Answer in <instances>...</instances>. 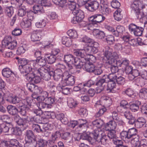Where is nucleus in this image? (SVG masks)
Masks as SVG:
<instances>
[{
  "label": "nucleus",
  "instance_id": "49",
  "mask_svg": "<svg viewBox=\"0 0 147 147\" xmlns=\"http://www.w3.org/2000/svg\"><path fill=\"white\" fill-rule=\"evenodd\" d=\"M12 38L10 36H7L4 38L2 42L3 46L6 47L11 42L12 40Z\"/></svg>",
  "mask_w": 147,
  "mask_h": 147
},
{
  "label": "nucleus",
  "instance_id": "18",
  "mask_svg": "<svg viewBox=\"0 0 147 147\" xmlns=\"http://www.w3.org/2000/svg\"><path fill=\"white\" fill-rule=\"evenodd\" d=\"M118 58V56L116 53L114 52L111 54V63H113V64L115 65V66L118 67L122 66V61L120 60H117V59Z\"/></svg>",
  "mask_w": 147,
  "mask_h": 147
},
{
  "label": "nucleus",
  "instance_id": "24",
  "mask_svg": "<svg viewBox=\"0 0 147 147\" xmlns=\"http://www.w3.org/2000/svg\"><path fill=\"white\" fill-rule=\"evenodd\" d=\"M125 30L124 27L121 26H118L116 28V30L113 27H111V32L115 36H118L119 34H122Z\"/></svg>",
  "mask_w": 147,
  "mask_h": 147
},
{
  "label": "nucleus",
  "instance_id": "6",
  "mask_svg": "<svg viewBox=\"0 0 147 147\" xmlns=\"http://www.w3.org/2000/svg\"><path fill=\"white\" fill-rule=\"evenodd\" d=\"M131 7L132 10L134 11L137 18L141 20V18L144 16H143V13H141L140 11V8H141V6L139 1L134 0L131 5Z\"/></svg>",
  "mask_w": 147,
  "mask_h": 147
},
{
  "label": "nucleus",
  "instance_id": "57",
  "mask_svg": "<svg viewBox=\"0 0 147 147\" xmlns=\"http://www.w3.org/2000/svg\"><path fill=\"white\" fill-rule=\"evenodd\" d=\"M26 49V46L25 45H23L18 48L16 53L18 55H20L25 53Z\"/></svg>",
  "mask_w": 147,
  "mask_h": 147
},
{
  "label": "nucleus",
  "instance_id": "64",
  "mask_svg": "<svg viewBox=\"0 0 147 147\" xmlns=\"http://www.w3.org/2000/svg\"><path fill=\"white\" fill-rule=\"evenodd\" d=\"M99 109V111L96 115V117H99L102 115L106 111V109L104 107Z\"/></svg>",
  "mask_w": 147,
  "mask_h": 147
},
{
  "label": "nucleus",
  "instance_id": "30",
  "mask_svg": "<svg viewBox=\"0 0 147 147\" xmlns=\"http://www.w3.org/2000/svg\"><path fill=\"white\" fill-rule=\"evenodd\" d=\"M40 32L38 31L35 30L31 33V39L32 41L35 42L39 41L40 40Z\"/></svg>",
  "mask_w": 147,
  "mask_h": 147
},
{
  "label": "nucleus",
  "instance_id": "14",
  "mask_svg": "<svg viewBox=\"0 0 147 147\" xmlns=\"http://www.w3.org/2000/svg\"><path fill=\"white\" fill-rule=\"evenodd\" d=\"M86 55V47L84 49H80V50H77L75 51L74 52V55L78 57H81V59H78L80 61V63H82V67L83 66L84 63L83 62H86L87 58L84 57L85 56V53Z\"/></svg>",
  "mask_w": 147,
  "mask_h": 147
},
{
  "label": "nucleus",
  "instance_id": "58",
  "mask_svg": "<svg viewBox=\"0 0 147 147\" xmlns=\"http://www.w3.org/2000/svg\"><path fill=\"white\" fill-rule=\"evenodd\" d=\"M46 25L45 20H43L35 23L36 26L38 28H42L45 27Z\"/></svg>",
  "mask_w": 147,
  "mask_h": 147
},
{
  "label": "nucleus",
  "instance_id": "62",
  "mask_svg": "<svg viewBox=\"0 0 147 147\" xmlns=\"http://www.w3.org/2000/svg\"><path fill=\"white\" fill-rule=\"evenodd\" d=\"M47 143L46 140L40 139L37 142V145L39 147H44Z\"/></svg>",
  "mask_w": 147,
  "mask_h": 147
},
{
  "label": "nucleus",
  "instance_id": "22",
  "mask_svg": "<svg viewBox=\"0 0 147 147\" xmlns=\"http://www.w3.org/2000/svg\"><path fill=\"white\" fill-rule=\"evenodd\" d=\"M93 34L96 38L103 39V40L104 41H108L107 38L105 37V34L103 31L98 29H95L93 30Z\"/></svg>",
  "mask_w": 147,
  "mask_h": 147
},
{
  "label": "nucleus",
  "instance_id": "51",
  "mask_svg": "<svg viewBox=\"0 0 147 147\" xmlns=\"http://www.w3.org/2000/svg\"><path fill=\"white\" fill-rule=\"evenodd\" d=\"M139 95L140 97L145 99L147 98V89L143 88L140 90Z\"/></svg>",
  "mask_w": 147,
  "mask_h": 147
},
{
  "label": "nucleus",
  "instance_id": "16",
  "mask_svg": "<svg viewBox=\"0 0 147 147\" xmlns=\"http://www.w3.org/2000/svg\"><path fill=\"white\" fill-rule=\"evenodd\" d=\"M105 135L104 132L101 128H98L95 129L92 133L91 134L92 140H96L98 138H100Z\"/></svg>",
  "mask_w": 147,
  "mask_h": 147
},
{
  "label": "nucleus",
  "instance_id": "55",
  "mask_svg": "<svg viewBox=\"0 0 147 147\" xmlns=\"http://www.w3.org/2000/svg\"><path fill=\"white\" fill-rule=\"evenodd\" d=\"M26 10V8L25 7L22 6L18 10V15L20 17H23L26 14L27 12Z\"/></svg>",
  "mask_w": 147,
  "mask_h": 147
},
{
  "label": "nucleus",
  "instance_id": "41",
  "mask_svg": "<svg viewBox=\"0 0 147 147\" xmlns=\"http://www.w3.org/2000/svg\"><path fill=\"white\" fill-rule=\"evenodd\" d=\"M73 135L69 132H66L64 133L62 136V138L67 141L68 142H72Z\"/></svg>",
  "mask_w": 147,
  "mask_h": 147
},
{
  "label": "nucleus",
  "instance_id": "43",
  "mask_svg": "<svg viewBox=\"0 0 147 147\" xmlns=\"http://www.w3.org/2000/svg\"><path fill=\"white\" fill-rule=\"evenodd\" d=\"M120 9H117L113 13V17L115 20L117 21L121 20L123 18L122 15L121 14Z\"/></svg>",
  "mask_w": 147,
  "mask_h": 147
},
{
  "label": "nucleus",
  "instance_id": "63",
  "mask_svg": "<svg viewBox=\"0 0 147 147\" xmlns=\"http://www.w3.org/2000/svg\"><path fill=\"white\" fill-rule=\"evenodd\" d=\"M123 115L126 119H132L133 117L131 113L129 111H125L123 113Z\"/></svg>",
  "mask_w": 147,
  "mask_h": 147
},
{
  "label": "nucleus",
  "instance_id": "28",
  "mask_svg": "<svg viewBox=\"0 0 147 147\" xmlns=\"http://www.w3.org/2000/svg\"><path fill=\"white\" fill-rule=\"evenodd\" d=\"M118 138L115 130H112L111 129V144L112 145L120 140Z\"/></svg>",
  "mask_w": 147,
  "mask_h": 147
},
{
  "label": "nucleus",
  "instance_id": "5",
  "mask_svg": "<svg viewBox=\"0 0 147 147\" xmlns=\"http://www.w3.org/2000/svg\"><path fill=\"white\" fill-rule=\"evenodd\" d=\"M33 100L31 97H28L22 101L23 105L19 107L18 109V111L22 115L24 116L26 115L29 109V107L31 105Z\"/></svg>",
  "mask_w": 147,
  "mask_h": 147
},
{
  "label": "nucleus",
  "instance_id": "33",
  "mask_svg": "<svg viewBox=\"0 0 147 147\" xmlns=\"http://www.w3.org/2000/svg\"><path fill=\"white\" fill-rule=\"evenodd\" d=\"M146 120L142 117H140L138 118L135 122V126L137 128L142 127L145 123Z\"/></svg>",
  "mask_w": 147,
  "mask_h": 147
},
{
  "label": "nucleus",
  "instance_id": "4",
  "mask_svg": "<svg viewBox=\"0 0 147 147\" xmlns=\"http://www.w3.org/2000/svg\"><path fill=\"white\" fill-rule=\"evenodd\" d=\"M96 60V57L93 55H91L90 57H87L86 62H83L84 65L81 68L89 72H93L95 67L93 64Z\"/></svg>",
  "mask_w": 147,
  "mask_h": 147
},
{
  "label": "nucleus",
  "instance_id": "15",
  "mask_svg": "<svg viewBox=\"0 0 147 147\" xmlns=\"http://www.w3.org/2000/svg\"><path fill=\"white\" fill-rule=\"evenodd\" d=\"M110 74L109 75H104L103 77L104 79H101L99 80L97 83H96V85L99 87H101L102 84L105 82L107 83V86L106 88L107 90L110 92V85L109 82L110 81Z\"/></svg>",
  "mask_w": 147,
  "mask_h": 147
},
{
  "label": "nucleus",
  "instance_id": "7",
  "mask_svg": "<svg viewBox=\"0 0 147 147\" xmlns=\"http://www.w3.org/2000/svg\"><path fill=\"white\" fill-rule=\"evenodd\" d=\"M69 72L68 71H66L63 74L62 79L64 81L62 82H63L64 86H72L75 83V78L69 73H71V72Z\"/></svg>",
  "mask_w": 147,
  "mask_h": 147
},
{
  "label": "nucleus",
  "instance_id": "44",
  "mask_svg": "<svg viewBox=\"0 0 147 147\" xmlns=\"http://www.w3.org/2000/svg\"><path fill=\"white\" fill-rule=\"evenodd\" d=\"M122 50L126 53L129 54L131 52V45L129 43L123 45Z\"/></svg>",
  "mask_w": 147,
  "mask_h": 147
},
{
  "label": "nucleus",
  "instance_id": "13",
  "mask_svg": "<svg viewBox=\"0 0 147 147\" xmlns=\"http://www.w3.org/2000/svg\"><path fill=\"white\" fill-rule=\"evenodd\" d=\"M63 74L62 71L59 69H56L54 72L52 71L49 73H47L46 74V76H48L47 79H45L46 80L50 79L51 76H53L54 80L57 81L60 79L61 77L63 76Z\"/></svg>",
  "mask_w": 147,
  "mask_h": 147
},
{
  "label": "nucleus",
  "instance_id": "54",
  "mask_svg": "<svg viewBox=\"0 0 147 147\" xmlns=\"http://www.w3.org/2000/svg\"><path fill=\"white\" fill-rule=\"evenodd\" d=\"M37 145V142L36 140L30 141V142H26L24 147H36Z\"/></svg>",
  "mask_w": 147,
  "mask_h": 147
},
{
  "label": "nucleus",
  "instance_id": "23",
  "mask_svg": "<svg viewBox=\"0 0 147 147\" xmlns=\"http://www.w3.org/2000/svg\"><path fill=\"white\" fill-rule=\"evenodd\" d=\"M77 121L78 124H79L78 127L80 129H78V128L76 129V132L77 134H79L80 130L82 128H86L87 127L88 124L87 120L85 119H79Z\"/></svg>",
  "mask_w": 147,
  "mask_h": 147
},
{
  "label": "nucleus",
  "instance_id": "37",
  "mask_svg": "<svg viewBox=\"0 0 147 147\" xmlns=\"http://www.w3.org/2000/svg\"><path fill=\"white\" fill-rule=\"evenodd\" d=\"M141 105V102L136 101L129 105L130 109L134 112L137 111L139 109V106Z\"/></svg>",
  "mask_w": 147,
  "mask_h": 147
},
{
  "label": "nucleus",
  "instance_id": "45",
  "mask_svg": "<svg viewBox=\"0 0 147 147\" xmlns=\"http://www.w3.org/2000/svg\"><path fill=\"white\" fill-rule=\"evenodd\" d=\"M2 132H9L10 128L12 127V125L10 123L5 124L4 123H1Z\"/></svg>",
  "mask_w": 147,
  "mask_h": 147
},
{
  "label": "nucleus",
  "instance_id": "8",
  "mask_svg": "<svg viewBox=\"0 0 147 147\" xmlns=\"http://www.w3.org/2000/svg\"><path fill=\"white\" fill-rule=\"evenodd\" d=\"M137 131L135 128H131L128 131H123L120 134V137L123 140L129 139L131 137L137 135Z\"/></svg>",
  "mask_w": 147,
  "mask_h": 147
},
{
  "label": "nucleus",
  "instance_id": "25",
  "mask_svg": "<svg viewBox=\"0 0 147 147\" xmlns=\"http://www.w3.org/2000/svg\"><path fill=\"white\" fill-rule=\"evenodd\" d=\"M46 60H45L44 58L42 57H37V59L35 60H33V61H35L37 65V66L35 65L33 66V69H37L38 68V65L42 67L46 64Z\"/></svg>",
  "mask_w": 147,
  "mask_h": 147
},
{
  "label": "nucleus",
  "instance_id": "46",
  "mask_svg": "<svg viewBox=\"0 0 147 147\" xmlns=\"http://www.w3.org/2000/svg\"><path fill=\"white\" fill-rule=\"evenodd\" d=\"M82 42L86 43V45L88 46L94 43L93 40L86 35L83 36L82 37Z\"/></svg>",
  "mask_w": 147,
  "mask_h": 147
},
{
  "label": "nucleus",
  "instance_id": "39",
  "mask_svg": "<svg viewBox=\"0 0 147 147\" xmlns=\"http://www.w3.org/2000/svg\"><path fill=\"white\" fill-rule=\"evenodd\" d=\"M62 43L67 47L71 45L72 44V40L71 38L66 36H63L62 39Z\"/></svg>",
  "mask_w": 147,
  "mask_h": 147
},
{
  "label": "nucleus",
  "instance_id": "32",
  "mask_svg": "<svg viewBox=\"0 0 147 147\" xmlns=\"http://www.w3.org/2000/svg\"><path fill=\"white\" fill-rule=\"evenodd\" d=\"M110 52L108 51H106L104 60L105 62V65L107 68H109L110 66Z\"/></svg>",
  "mask_w": 147,
  "mask_h": 147
},
{
  "label": "nucleus",
  "instance_id": "31",
  "mask_svg": "<svg viewBox=\"0 0 147 147\" xmlns=\"http://www.w3.org/2000/svg\"><path fill=\"white\" fill-rule=\"evenodd\" d=\"M35 136L33 132L30 130H28L26 132V137L25 140L26 142H30L35 140Z\"/></svg>",
  "mask_w": 147,
  "mask_h": 147
},
{
  "label": "nucleus",
  "instance_id": "11",
  "mask_svg": "<svg viewBox=\"0 0 147 147\" xmlns=\"http://www.w3.org/2000/svg\"><path fill=\"white\" fill-rule=\"evenodd\" d=\"M38 4L36 5L33 7L34 12L35 13L40 14L44 13L45 11L43 9V6H50L51 4L50 3L47 2L42 3H38Z\"/></svg>",
  "mask_w": 147,
  "mask_h": 147
},
{
  "label": "nucleus",
  "instance_id": "10",
  "mask_svg": "<svg viewBox=\"0 0 147 147\" xmlns=\"http://www.w3.org/2000/svg\"><path fill=\"white\" fill-rule=\"evenodd\" d=\"M128 28L130 31L133 32L136 36H140L144 30V28L140 26H137L135 24L132 23L128 26Z\"/></svg>",
  "mask_w": 147,
  "mask_h": 147
},
{
  "label": "nucleus",
  "instance_id": "38",
  "mask_svg": "<svg viewBox=\"0 0 147 147\" xmlns=\"http://www.w3.org/2000/svg\"><path fill=\"white\" fill-rule=\"evenodd\" d=\"M61 136L60 133L59 131H57L52 134L51 136L52 140H49L48 142L49 143H54L55 141L58 140L60 137Z\"/></svg>",
  "mask_w": 147,
  "mask_h": 147
},
{
  "label": "nucleus",
  "instance_id": "19",
  "mask_svg": "<svg viewBox=\"0 0 147 147\" xmlns=\"http://www.w3.org/2000/svg\"><path fill=\"white\" fill-rule=\"evenodd\" d=\"M105 19V17L100 14H95L89 18L90 21L94 22V23H99L102 22Z\"/></svg>",
  "mask_w": 147,
  "mask_h": 147
},
{
  "label": "nucleus",
  "instance_id": "40",
  "mask_svg": "<svg viewBox=\"0 0 147 147\" xmlns=\"http://www.w3.org/2000/svg\"><path fill=\"white\" fill-rule=\"evenodd\" d=\"M37 106L39 109H48L51 108L52 106L51 104H47L44 102H38Z\"/></svg>",
  "mask_w": 147,
  "mask_h": 147
},
{
  "label": "nucleus",
  "instance_id": "48",
  "mask_svg": "<svg viewBox=\"0 0 147 147\" xmlns=\"http://www.w3.org/2000/svg\"><path fill=\"white\" fill-rule=\"evenodd\" d=\"M7 109L9 113L12 115L16 114L18 111V110L15 107L11 105L8 106L7 107Z\"/></svg>",
  "mask_w": 147,
  "mask_h": 147
},
{
  "label": "nucleus",
  "instance_id": "29",
  "mask_svg": "<svg viewBox=\"0 0 147 147\" xmlns=\"http://www.w3.org/2000/svg\"><path fill=\"white\" fill-rule=\"evenodd\" d=\"M2 74L3 76L5 77L9 78L10 77V78L12 81L13 80L14 78L11 77V76L13 74L12 71L8 68H4L2 71Z\"/></svg>",
  "mask_w": 147,
  "mask_h": 147
},
{
  "label": "nucleus",
  "instance_id": "17",
  "mask_svg": "<svg viewBox=\"0 0 147 147\" xmlns=\"http://www.w3.org/2000/svg\"><path fill=\"white\" fill-rule=\"evenodd\" d=\"M95 45H98V43L97 42H94L92 45H90L87 47H86V54L87 55L89 56L90 57L91 55H92V53H96L98 51V50L96 47H95L94 46Z\"/></svg>",
  "mask_w": 147,
  "mask_h": 147
},
{
  "label": "nucleus",
  "instance_id": "21",
  "mask_svg": "<svg viewBox=\"0 0 147 147\" xmlns=\"http://www.w3.org/2000/svg\"><path fill=\"white\" fill-rule=\"evenodd\" d=\"M99 5L98 2L93 1L86 4L85 7L89 11H93L98 8Z\"/></svg>",
  "mask_w": 147,
  "mask_h": 147
},
{
  "label": "nucleus",
  "instance_id": "34",
  "mask_svg": "<svg viewBox=\"0 0 147 147\" xmlns=\"http://www.w3.org/2000/svg\"><path fill=\"white\" fill-rule=\"evenodd\" d=\"M78 103L77 101L72 98H69L67 99V104L68 107L71 108L76 107Z\"/></svg>",
  "mask_w": 147,
  "mask_h": 147
},
{
  "label": "nucleus",
  "instance_id": "2",
  "mask_svg": "<svg viewBox=\"0 0 147 147\" xmlns=\"http://www.w3.org/2000/svg\"><path fill=\"white\" fill-rule=\"evenodd\" d=\"M35 61L33 60L28 61L25 59H23L21 61V65L19 66V69L24 76H26L27 73L33 69V66H37Z\"/></svg>",
  "mask_w": 147,
  "mask_h": 147
},
{
  "label": "nucleus",
  "instance_id": "3",
  "mask_svg": "<svg viewBox=\"0 0 147 147\" xmlns=\"http://www.w3.org/2000/svg\"><path fill=\"white\" fill-rule=\"evenodd\" d=\"M39 71L37 69H32L29 72L27 73L26 79L32 83L37 84L39 83L41 80L40 77L42 76L41 73H39Z\"/></svg>",
  "mask_w": 147,
  "mask_h": 147
},
{
  "label": "nucleus",
  "instance_id": "50",
  "mask_svg": "<svg viewBox=\"0 0 147 147\" xmlns=\"http://www.w3.org/2000/svg\"><path fill=\"white\" fill-rule=\"evenodd\" d=\"M56 117L57 119L60 120L62 123L65 124L67 123V119L63 114L61 113L57 115Z\"/></svg>",
  "mask_w": 147,
  "mask_h": 147
},
{
  "label": "nucleus",
  "instance_id": "26",
  "mask_svg": "<svg viewBox=\"0 0 147 147\" xmlns=\"http://www.w3.org/2000/svg\"><path fill=\"white\" fill-rule=\"evenodd\" d=\"M15 122L19 126H24L27 123L26 118H22L19 115H16L14 117Z\"/></svg>",
  "mask_w": 147,
  "mask_h": 147
},
{
  "label": "nucleus",
  "instance_id": "42",
  "mask_svg": "<svg viewBox=\"0 0 147 147\" xmlns=\"http://www.w3.org/2000/svg\"><path fill=\"white\" fill-rule=\"evenodd\" d=\"M37 70L39 71V73H41L40 74H44L43 73H49V72H51L52 71H51L50 68L49 66L47 65H44L42 67H41L40 68H38V69H37Z\"/></svg>",
  "mask_w": 147,
  "mask_h": 147
},
{
  "label": "nucleus",
  "instance_id": "36",
  "mask_svg": "<svg viewBox=\"0 0 147 147\" xmlns=\"http://www.w3.org/2000/svg\"><path fill=\"white\" fill-rule=\"evenodd\" d=\"M45 57L48 63H53L56 60V57L51 54H45Z\"/></svg>",
  "mask_w": 147,
  "mask_h": 147
},
{
  "label": "nucleus",
  "instance_id": "56",
  "mask_svg": "<svg viewBox=\"0 0 147 147\" xmlns=\"http://www.w3.org/2000/svg\"><path fill=\"white\" fill-rule=\"evenodd\" d=\"M135 80L138 84V86H143L145 85V80L144 79L141 78L140 77L136 78Z\"/></svg>",
  "mask_w": 147,
  "mask_h": 147
},
{
  "label": "nucleus",
  "instance_id": "61",
  "mask_svg": "<svg viewBox=\"0 0 147 147\" xmlns=\"http://www.w3.org/2000/svg\"><path fill=\"white\" fill-rule=\"evenodd\" d=\"M111 5L113 8L119 9L120 6V3L117 0H112L111 3Z\"/></svg>",
  "mask_w": 147,
  "mask_h": 147
},
{
  "label": "nucleus",
  "instance_id": "20",
  "mask_svg": "<svg viewBox=\"0 0 147 147\" xmlns=\"http://www.w3.org/2000/svg\"><path fill=\"white\" fill-rule=\"evenodd\" d=\"M5 98H7L6 100L10 103L16 104L18 103L20 100L19 98L15 96H12L11 94L9 92L6 93L5 94Z\"/></svg>",
  "mask_w": 147,
  "mask_h": 147
},
{
  "label": "nucleus",
  "instance_id": "59",
  "mask_svg": "<svg viewBox=\"0 0 147 147\" xmlns=\"http://www.w3.org/2000/svg\"><path fill=\"white\" fill-rule=\"evenodd\" d=\"M17 45V42L15 40H12V41L7 45L6 47L7 48L12 50L16 47Z\"/></svg>",
  "mask_w": 147,
  "mask_h": 147
},
{
  "label": "nucleus",
  "instance_id": "1",
  "mask_svg": "<svg viewBox=\"0 0 147 147\" xmlns=\"http://www.w3.org/2000/svg\"><path fill=\"white\" fill-rule=\"evenodd\" d=\"M64 61L67 64L68 69L69 70L71 73H72V65L75 66L76 68H81L82 67V63H80V61L78 58L74 57L71 54L66 55L64 56Z\"/></svg>",
  "mask_w": 147,
  "mask_h": 147
},
{
  "label": "nucleus",
  "instance_id": "12",
  "mask_svg": "<svg viewBox=\"0 0 147 147\" xmlns=\"http://www.w3.org/2000/svg\"><path fill=\"white\" fill-rule=\"evenodd\" d=\"M73 14L74 15H76L71 21L73 24H76L81 22L84 17V12L81 10L78 9L77 10H74Z\"/></svg>",
  "mask_w": 147,
  "mask_h": 147
},
{
  "label": "nucleus",
  "instance_id": "47",
  "mask_svg": "<svg viewBox=\"0 0 147 147\" xmlns=\"http://www.w3.org/2000/svg\"><path fill=\"white\" fill-rule=\"evenodd\" d=\"M104 123L102 120L100 119L96 120L92 122L93 125L97 127V128H101L103 127Z\"/></svg>",
  "mask_w": 147,
  "mask_h": 147
},
{
  "label": "nucleus",
  "instance_id": "35",
  "mask_svg": "<svg viewBox=\"0 0 147 147\" xmlns=\"http://www.w3.org/2000/svg\"><path fill=\"white\" fill-rule=\"evenodd\" d=\"M118 69L117 66H115V65L113 64V63H111V78H113L116 77V76L118 75L117 72Z\"/></svg>",
  "mask_w": 147,
  "mask_h": 147
},
{
  "label": "nucleus",
  "instance_id": "53",
  "mask_svg": "<svg viewBox=\"0 0 147 147\" xmlns=\"http://www.w3.org/2000/svg\"><path fill=\"white\" fill-rule=\"evenodd\" d=\"M51 53L52 55L55 56L56 55H57L58 56L57 57L58 59H61V57L63 56V54L60 52V51L58 49H52Z\"/></svg>",
  "mask_w": 147,
  "mask_h": 147
},
{
  "label": "nucleus",
  "instance_id": "27",
  "mask_svg": "<svg viewBox=\"0 0 147 147\" xmlns=\"http://www.w3.org/2000/svg\"><path fill=\"white\" fill-rule=\"evenodd\" d=\"M20 24L22 28L27 30L31 28V21L30 20H26V19L24 18Z\"/></svg>",
  "mask_w": 147,
  "mask_h": 147
},
{
  "label": "nucleus",
  "instance_id": "60",
  "mask_svg": "<svg viewBox=\"0 0 147 147\" xmlns=\"http://www.w3.org/2000/svg\"><path fill=\"white\" fill-rule=\"evenodd\" d=\"M6 13L9 17H11L13 13V8L12 7H7L6 9Z\"/></svg>",
  "mask_w": 147,
  "mask_h": 147
},
{
  "label": "nucleus",
  "instance_id": "9",
  "mask_svg": "<svg viewBox=\"0 0 147 147\" xmlns=\"http://www.w3.org/2000/svg\"><path fill=\"white\" fill-rule=\"evenodd\" d=\"M125 81V79L123 77L119 76L118 74L116 76V77L113 78H111V92L115 93L116 91L113 90L112 89L115 88L116 83L120 85L124 84Z\"/></svg>",
  "mask_w": 147,
  "mask_h": 147
},
{
  "label": "nucleus",
  "instance_id": "52",
  "mask_svg": "<svg viewBox=\"0 0 147 147\" xmlns=\"http://www.w3.org/2000/svg\"><path fill=\"white\" fill-rule=\"evenodd\" d=\"M67 33L69 36L73 38H76L78 37V34L77 32L75 30L70 29L67 31Z\"/></svg>",
  "mask_w": 147,
  "mask_h": 147
}]
</instances>
